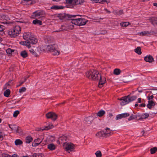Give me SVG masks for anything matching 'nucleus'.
Returning <instances> with one entry per match:
<instances>
[{"mask_svg":"<svg viewBox=\"0 0 157 157\" xmlns=\"http://www.w3.org/2000/svg\"><path fill=\"white\" fill-rule=\"evenodd\" d=\"M86 77L92 80H99L98 86L101 87L106 81L104 77H102L98 72L95 70H90L86 73Z\"/></svg>","mask_w":157,"mask_h":157,"instance_id":"nucleus-1","label":"nucleus"},{"mask_svg":"<svg viewBox=\"0 0 157 157\" xmlns=\"http://www.w3.org/2000/svg\"><path fill=\"white\" fill-rule=\"evenodd\" d=\"M23 37L27 41H21L20 42V44L22 45L26 46L29 48L31 47V44H34L37 42V39L34 37L32 33L30 32L25 33L23 34Z\"/></svg>","mask_w":157,"mask_h":157,"instance_id":"nucleus-2","label":"nucleus"},{"mask_svg":"<svg viewBox=\"0 0 157 157\" xmlns=\"http://www.w3.org/2000/svg\"><path fill=\"white\" fill-rule=\"evenodd\" d=\"M136 98L137 97L136 96L131 97L128 95L126 97H124L121 98L119 99V100L122 101L120 103L121 105H124L135 100Z\"/></svg>","mask_w":157,"mask_h":157,"instance_id":"nucleus-3","label":"nucleus"},{"mask_svg":"<svg viewBox=\"0 0 157 157\" xmlns=\"http://www.w3.org/2000/svg\"><path fill=\"white\" fill-rule=\"evenodd\" d=\"M21 31V27L19 25H17L13 29H10L8 34L11 37H15L19 35Z\"/></svg>","mask_w":157,"mask_h":157,"instance_id":"nucleus-4","label":"nucleus"},{"mask_svg":"<svg viewBox=\"0 0 157 157\" xmlns=\"http://www.w3.org/2000/svg\"><path fill=\"white\" fill-rule=\"evenodd\" d=\"M63 147L64 149L69 153L72 151L74 149V145L70 142L64 143Z\"/></svg>","mask_w":157,"mask_h":157,"instance_id":"nucleus-5","label":"nucleus"},{"mask_svg":"<svg viewBox=\"0 0 157 157\" xmlns=\"http://www.w3.org/2000/svg\"><path fill=\"white\" fill-rule=\"evenodd\" d=\"M45 15L44 12L41 10L36 11L33 13L32 15V17L33 18H40L44 17Z\"/></svg>","mask_w":157,"mask_h":157,"instance_id":"nucleus-6","label":"nucleus"},{"mask_svg":"<svg viewBox=\"0 0 157 157\" xmlns=\"http://www.w3.org/2000/svg\"><path fill=\"white\" fill-rule=\"evenodd\" d=\"M67 4L72 5L81 4L84 2V0H66Z\"/></svg>","mask_w":157,"mask_h":157,"instance_id":"nucleus-7","label":"nucleus"},{"mask_svg":"<svg viewBox=\"0 0 157 157\" xmlns=\"http://www.w3.org/2000/svg\"><path fill=\"white\" fill-rule=\"evenodd\" d=\"M46 117L48 118H50L53 120H56L57 117V115L54 113L49 112L46 114Z\"/></svg>","mask_w":157,"mask_h":157,"instance_id":"nucleus-8","label":"nucleus"},{"mask_svg":"<svg viewBox=\"0 0 157 157\" xmlns=\"http://www.w3.org/2000/svg\"><path fill=\"white\" fill-rule=\"evenodd\" d=\"M65 27L66 28H62V29H59L56 30L55 32H59L61 31H67L69 29H72L74 27V26L72 25L65 24Z\"/></svg>","mask_w":157,"mask_h":157,"instance_id":"nucleus-9","label":"nucleus"},{"mask_svg":"<svg viewBox=\"0 0 157 157\" xmlns=\"http://www.w3.org/2000/svg\"><path fill=\"white\" fill-rule=\"evenodd\" d=\"M105 137L109 136L111 135L112 134V131L110 130V129L108 128H106L103 130Z\"/></svg>","mask_w":157,"mask_h":157,"instance_id":"nucleus-10","label":"nucleus"},{"mask_svg":"<svg viewBox=\"0 0 157 157\" xmlns=\"http://www.w3.org/2000/svg\"><path fill=\"white\" fill-rule=\"evenodd\" d=\"M53 128V124L51 123H48L46 124V125L42 127L41 129L42 131L48 130Z\"/></svg>","mask_w":157,"mask_h":157,"instance_id":"nucleus-11","label":"nucleus"},{"mask_svg":"<svg viewBox=\"0 0 157 157\" xmlns=\"http://www.w3.org/2000/svg\"><path fill=\"white\" fill-rule=\"evenodd\" d=\"M129 115V114L128 113H122L117 115L116 117V120H118L123 118L126 117Z\"/></svg>","mask_w":157,"mask_h":157,"instance_id":"nucleus-12","label":"nucleus"},{"mask_svg":"<svg viewBox=\"0 0 157 157\" xmlns=\"http://www.w3.org/2000/svg\"><path fill=\"white\" fill-rule=\"evenodd\" d=\"M144 59L146 62H148L149 63H151L154 60L152 56L151 55L147 56H145L144 58Z\"/></svg>","mask_w":157,"mask_h":157,"instance_id":"nucleus-13","label":"nucleus"},{"mask_svg":"<svg viewBox=\"0 0 157 157\" xmlns=\"http://www.w3.org/2000/svg\"><path fill=\"white\" fill-rule=\"evenodd\" d=\"M87 21V20L86 19L79 18V25H84L86 24Z\"/></svg>","mask_w":157,"mask_h":157,"instance_id":"nucleus-14","label":"nucleus"},{"mask_svg":"<svg viewBox=\"0 0 157 157\" xmlns=\"http://www.w3.org/2000/svg\"><path fill=\"white\" fill-rule=\"evenodd\" d=\"M96 136L99 138H101L102 137H105V136L104 135L103 130L98 132L96 134Z\"/></svg>","mask_w":157,"mask_h":157,"instance_id":"nucleus-15","label":"nucleus"},{"mask_svg":"<svg viewBox=\"0 0 157 157\" xmlns=\"http://www.w3.org/2000/svg\"><path fill=\"white\" fill-rule=\"evenodd\" d=\"M155 105V103L153 100L148 101L147 107L149 109H151L152 106H154Z\"/></svg>","mask_w":157,"mask_h":157,"instance_id":"nucleus-16","label":"nucleus"},{"mask_svg":"<svg viewBox=\"0 0 157 157\" xmlns=\"http://www.w3.org/2000/svg\"><path fill=\"white\" fill-rule=\"evenodd\" d=\"M47 147L50 150L52 151L55 150L56 148V147L54 144H50L48 145Z\"/></svg>","mask_w":157,"mask_h":157,"instance_id":"nucleus-17","label":"nucleus"},{"mask_svg":"<svg viewBox=\"0 0 157 157\" xmlns=\"http://www.w3.org/2000/svg\"><path fill=\"white\" fill-rule=\"evenodd\" d=\"M20 55L23 58H26L28 56V53L25 50L21 51L20 52Z\"/></svg>","mask_w":157,"mask_h":157,"instance_id":"nucleus-18","label":"nucleus"},{"mask_svg":"<svg viewBox=\"0 0 157 157\" xmlns=\"http://www.w3.org/2000/svg\"><path fill=\"white\" fill-rule=\"evenodd\" d=\"M150 20L153 25H157V18L151 17L150 18Z\"/></svg>","mask_w":157,"mask_h":157,"instance_id":"nucleus-19","label":"nucleus"},{"mask_svg":"<svg viewBox=\"0 0 157 157\" xmlns=\"http://www.w3.org/2000/svg\"><path fill=\"white\" fill-rule=\"evenodd\" d=\"M55 45H48L47 46V50L51 52V51H52L55 48Z\"/></svg>","mask_w":157,"mask_h":157,"instance_id":"nucleus-20","label":"nucleus"},{"mask_svg":"<svg viewBox=\"0 0 157 157\" xmlns=\"http://www.w3.org/2000/svg\"><path fill=\"white\" fill-rule=\"evenodd\" d=\"M79 18L74 19L71 20V22L72 24L76 25H79Z\"/></svg>","mask_w":157,"mask_h":157,"instance_id":"nucleus-21","label":"nucleus"},{"mask_svg":"<svg viewBox=\"0 0 157 157\" xmlns=\"http://www.w3.org/2000/svg\"><path fill=\"white\" fill-rule=\"evenodd\" d=\"M33 140V139L30 136H27L25 138V142L28 144L30 143Z\"/></svg>","mask_w":157,"mask_h":157,"instance_id":"nucleus-22","label":"nucleus"},{"mask_svg":"<svg viewBox=\"0 0 157 157\" xmlns=\"http://www.w3.org/2000/svg\"><path fill=\"white\" fill-rule=\"evenodd\" d=\"M52 54L54 56H58L59 54V52L55 48L52 51H51Z\"/></svg>","mask_w":157,"mask_h":157,"instance_id":"nucleus-23","label":"nucleus"},{"mask_svg":"<svg viewBox=\"0 0 157 157\" xmlns=\"http://www.w3.org/2000/svg\"><path fill=\"white\" fill-rule=\"evenodd\" d=\"M33 23L34 25H42V21H41L38 20L37 19L33 20Z\"/></svg>","mask_w":157,"mask_h":157,"instance_id":"nucleus-24","label":"nucleus"},{"mask_svg":"<svg viewBox=\"0 0 157 157\" xmlns=\"http://www.w3.org/2000/svg\"><path fill=\"white\" fill-rule=\"evenodd\" d=\"M63 8V7L62 6H58L56 5L53 6L51 7V9L55 10L61 9Z\"/></svg>","mask_w":157,"mask_h":157,"instance_id":"nucleus-25","label":"nucleus"},{"mask_svg":"<svg viewBox=\"0 0 157 157\" xmlns=\"http://www.w3.org/2000/svg\"><path fill=\"white\" fill-rule=\"evenodd\" d=\"M10 94V91L9 89L6 90L4 93V96L6 97H9Z\"/></svg>","mask_w":157,"mask_h":157,"instance_id":"nucleus-26","label":"nucleus"},{"mask_svg":"<svg viewBox=\"0 0 157 157\" xmlns=\"http://www.w3.org/2000/svg\"><path fill=\"white\" fill-rule=\"evenodd\" d=\"M121 71L120 69L118 68L115 69L113 71V74L116 75H118L120 74Z\"/></svg>","mask_w":157,"mask_h":157,"instance_id":"nucleus-27","label":"nucleus"},{"mask_svg":"<svg viewBox=\"0 0 157 157\" xmlns=\"http://www.w3.org/2000/svg\"><path fill=\"white\" fill-rule=\"evenodd\" d=\"M9 127L13 130L16 131L18 126L15 124H9Z\"/></svg>","mask_w":157,"mask_h":157,"instance_id":"nucleus-28","label":"nucleus"},{"mask_svg":"<svg viewBox=\"0 0 157 157\" xmlns=\"http://www.w3.org/2000/svg\"><path fill=\"white\" fill-rule=\"evenodd\" d=\"M141 49L140 47H138L136 48L134 50L135 52L139 55H140L141 54Z\"/></svg>","mask_w":157,"mask_h":157,"instance_id":"nucleus-29","label":"nucleus"},{"mask_svg":"<svg viewBox=\"0 0 157 157\" xmlns=\"http://www.w3.org/2000/svg\"><path fill=\"white\" fill-rule=\"evenodd\" d=\"M150 33V32L149 31H144L140 33L139 34L140 35L144 36L145 35H149Z\"/></svg>","mask_w":157,"mask_h":157,"instance_id":"nucleus-30","label":"nucleus"},{"mask_svg":"<svg viewBox=\"0 0 157 157\" xmlns=\"http://www.w3.org/2000/svg\"><path fill=\"white\" fill-rule=\"evenodd\" d=\"M93 120V118L90 117H86L85 119V120L86 122H88V123L91 122Z\"/></svg>","mask_w":157,"mask_h":157,"instance_id":"nucleus-31","label":"nucleus"},{"mask_svg":"<svg viewBox=\"0 0 157 157\" xmlns=\"http://www.w3.org/2000/svg\"><path fill=\"white\" fill-rule=\"evenodd\" d=\"M105 113V112L104 110H101L99 111L97 113L98 116L99 117H101L103 116Z\"/></svg>","mask_w":157,"mask_h":157,"instance_id":"nucleus-32","label":"nucleus"},{"mask_svg":"<svg viewBox=\"0 0 157 157\" xmlns=\"http://www.w3.org/2000/svg\"><path fill=\"white\" fill-rule=\"evenodd\" d=\"M120 25L122 27H126L129 25V23L128 22H123L120 23Z\"/></svg>","mask_w":157,"mask_h":157,"instance_id":"nucleus-33","label":"nucleus"},{"mask_svg":"<svg viewBox=\"0 0 157 157\" xmlns=\"http://www.w3.org/2000/svg\"><path fill=\"white\" fill-rule=\"evenodd\" d=\"M150 152L151 154H154L157 151V147H154L151 148L150 150Z\"/></svg>","mask_w":157,"mask_h":157,"instance_id":"nucleus-34","label":"nucleus"},{"mask_svg":"<svg viewBox=\"0 0 157 157\" xmlns=\"http://www.w3.org/2000/svg\"><path fill=\"white\" fill-rule=\"evenodd\" d=\"M149 114L147 113H144L142 114L141 116V118L142 119H146L149 117Z\"/></svg>","mask_w":157,"mask_h":157,"instance_id":"nucleus-35","label":"nucleus"},{"mask_svg":"<svg viewBox=\"0 0 157 157\" xmlns=\"http://www.w3.org/2000/svg\"><path fill=\"white\" fill-rule=\"evenodd\" d=\"M15 143L16 145H20L22 144V142L20 139H17L15 141Z\"/></svg>","mask_w":157,"mask_h":157,"instance_id":"nucleus-36","label":"nucleus"},{"mask_svg":"<svg viewBox=\"0 0 157 157\" xmlns=\"http://www.w3.org/2000/svg\"><path fill=\"white\" fill-rule=\"evenodd\" d=\"M26 90V88L25 87H22L19 89V92L21 94H22L25 92Z\"/></svg>","mask_w":157,"mask_h":157,"instance_id":"nucleus-37","label":"nucleus"},{"mask_svg":"<svg viewBox=\"0 0 157 157\" xmlns=\"http://www.w3.org/2000/svg\"><path fill=\"white\" fill-rule=\"evenodd\" d=\"M6 51L7 54H8V55H10L11 54L12 52H14V50L10 48H9L6 50Z\"/></svg>","mask_w":157,"mask_h":157,"instance_id":"nucleus-38","label":"nucleus"},{"mask_svg":"<svg viewBox=\"0 0 157 157\" xmlns=\"http://www.w3.org/2000/svg\"><path fill=\"white\" fill-rule=\"evenodd\" d=\"M95 154L97 157H101V153L100 151H97L95 152Z\"/></svg>","mask_w":157,"mask_h":157,"instance_id":"nucleus-39","label":"nucleus"},{"mask_svg":"<svg viewBox=\"0 0 157 157\" xmlns=\"http://www.w3.org/2000/svg\"><path fill=\"white\" fill-rule=\"evenodd\" d=\"M67 140V137L64 136H63L60 137L59 139V140H61L62 142H64L65 141H66Z\"/></svg>","mask_w":157,"mask_h":157,"instance_id":"nucleus-40","label":"nucleus"},{"mask_svg":"<svg viewBox=\"0 0 157 157\" xmlns=\"http://www.w3.org/2000/svg\"><path fill=\"white\" fill-rule=\"evenodd\" d=\"M137 118V117L136 115H132L130 117L128 118V120L129 121L134 119Z\"/></svg>","mask_w":157,"mask_h":157,"instance_id":"nucleus-41","label":"nucleus"},{"mask_svg":"<svg viewBox=\"0 0 157 157\" xmlns=\"http://www.w3.org/2000/svg\"><path fill=\"white\" fill-rule=\"evenodd\" d=\"M15 131L17 133L19 134H21L22 133V132L21 129L18 127H17V129H16Z\"/></svg>","mask_w":157,"mask_h":157,"instance_id":"nucleus-42","label":"nucleus"},{"mask_svg":"<svg viewBox=\"0 0 157 157\" xmlns=\"http://www.w3.org/2000/svg\"><path fill=\"white\" fill-rule=\"evenodd\" d=\"M19 114V111L18 110H16L14 112L13 114V116L14 117H17V115Z\"/></svg>","mask_w":157,"mask_h":157,"instance_id":"nucleus-43","label":"nucleus"},{"mask_svg":"<svg viewBox=\"0 0 157 157\" xmlns=\"http://www.w3.org/2000/svg\"><path fill=\"white\" fill-rule=\"evenodd\" d=\"M34 141L38 144L39 145L42 141V140L40 138H37L34 140Z\"/></svg>","mask_w":157,"mask_h":157,"instance_id":"nucleus-44","label":"nucleus"},{"mask_svg":"<svg viewBox=\"0 0 157 157\" xmlns=\"http://www.w3.org/2000/svg\"><path fill=\"white\" fill-rule=\"evenodd\" d=\"M151 93L153 95H155L157 94V89H152L151 91Z\"/></svg>","mask_w":157,"mask_h":157,"instance_id":"nucleus-45","label":"nucleus"},{"mask_svg":"<svg viewBox=\"0 0 157 157\" xmlns=\"http://www.w3.org/2000/svg\"><path fill=\"white\" fill-rule=\"evenodd\" d=\"M48 43H50L53 41L52 38L51 37H48L47 38Z\"/></svg>","mask_w":157,"mask_h":157,"instance_id":"nucleus-46","label":"nucleus"},{"mask_svg":"<svg viewBox=\"0 0 157 157\" xmlns=\"http://www.w3.org/2000/svg\"><path fill=\"white\" fill-rule=\"evenodd\" d=\"M154 97V96L153 95L151 96H148L147 97V99L149 100V101L152 100L153 98Z\"/></svg>","mask_w":157,"mask_h":157,"instance_id":"nucleus-47","label":"nucleus"},{"mask_svg":"<svg viewBox=\"0 0 157 157\" xmlns=\"http://www.w3.org/2000/svg\"><path fill=\"white\" fill-rule=\"evenodd\" d=\"M6 157H19L18 155H17L14 154L12 155L11 156L10 155H8L6 156Z\"/></svg>","mask_w":157,"mask_h":157,"instance_id":"nucleus-48","label":"nucleus"},{"mask_svg":"<svg viewBox=\"0 0 157 157\" xmlns=\"http://www.w3.org/2000/svg\"><path fill=\"white\" fill-rule=\"evenodd\" d=\"M99 2H106L107 3L109 2V0H99Z\"/></svg>","mask_w":157,"mask_h":157,"instance_id":"nucleus-49","label":"nucleus"},{"mask_svg":"<svg viewBox=\"0 0 157 157\" xmlns=\"http://www.w3.org/2000/svg\"><path fill=\"white\" fill-rule=\"evenodd\" d=\"M32 145L33 146V147H36V146H38L39 145V144H38V143H37L34 141V142L32 143Z\"/></svg>","mask_w":157,"mask_h":157,"instance_id":"nucleus-50","label":"nucleus"},{"mask_svg":"<svg viewBox=\"0 0 157 157\" xmlns=\"http://www.w3.org/2000/svg\"><path fill=\"white\" fill-rule=\"evenodd\" d=\"M4 29V26L2 25H0V31H2Z\"/></svg>","mask_w":157,"mask_h":157,"instance_id":"nucleus-51","label":"nucleus"},{"mask_svg":"<svg viewBox=\"0 0 157 157\" xmlns=\"http://www.w3.org/2000/svg\"><path fill=\"white\" fill-rule=\"evenodd\" d=\"M24 82V81H23V80L22 79L21 81L19 82V84L17 86V87L19 86H21L22 84Z\"/></svg>","mask_w":157,"mask_h":157,"instance_id":"nucleus-52","label":"nucleus"},{"mask_svg":"<svg viewBox=\"0 0 157 157\" xmlns=\"http://www.w3.org/2000/svg\"><path fill=\"white\" fill-rule=\"evenodd\" d=\"M142 102V99L140 98H138L137 101L136 102V103H140Z\"/></svg>","mask_w":157,"mask_h":157,"instance_id":"nucleus-53","label":"nucleus"},{"mask_svg":"<svg viewBox=\"0 0 157 157\" xmlns=\"http://www.w3.org/2000/svg\"><path fill=\"white\" fill-rule=\"evenodd\" d=\"M139 106L140 107H145V104L144 103H142L139 105Z\"/></svg>","mask_w":157,"mask_h":157,"instance_id":"nucleus-54","label":"nucleus"},{"mask_svg":"<svg viewBox=\"0 0 157 157\" xmlns=\"http://www.w3.org/2000/svg\"><path fill=\"white\" fill-rule=\"evenodd\" d=\"M32 54L36 57H37L38 56L37 54L35 51Z\"/></svg>","mask_w":157,"mask_h":157,"instance_id":"nucleus-55","label":"nucleus"},{"mask_svg":"<svg viewBox=\"0 0 157 157\" xmlns=\"http://www.w3.org/2000/svg\"><path fill=\"white\" fill-rule=\"evenodd\" d=\"M29 52H30L32 54L35 51L34 50L32 49V48H31L29 50Z\"/></svg>","mask_w":157,"mask_h":157,"instance_id":"nucleus-56","label":"nucleus"},{"mask_svg":"<svg viewBox=\"0 0 157 157\" xmlns=\"http://www.w3.org/2000/svg\"><path fill=\"white\" fill-rule=\"evenodd\" d=\"M3 134L1 132H0V139H1L3 138Z\"/></svg>","mask_w":157,"mask_h":157,"instance_id":"nucleus-57","label":"nucleus"},{"mask_svg":"<svg viewBox=\"0 0 157 157\" xmlns=\"http://www.w3.org/2000/svg\"><path fill=\"white\" fill-rule=\"evenodd\" d=\"M29 77L28 76H26L24 77V80H23V81H24V82L26 80L27 78Z\"/></svg>","mask_w":157,"mask_h":157,"instance_id":"nucleus-58","label":"nucleus"},{"mask_svg":"<svg viewBox=\"0 0 157 157\" xmlns=\"http://www.w3.org/2000/svg\"><path fill=\"white\" fill-rule=\"evenodd\" d=\"M66 28V27H65V25H62L61 26V28H60L59 29H62V28Z\"/></svg>","mask_w":157,"mask_h":157,"instance_id":"nucleus-59","label":"nucleus"},{"mask_svg":"<svg viewBox=\"0 0 157 157\" xmlns=\"http://www.w3.org/2000/svg\"><path fill=\"white\" fill-rule=\"evenodd\" d=\"M123 13V11L122 10H120L119 11L118 15L121 14Z\"/></svg>","mask_w":157,"mask_h":157,"instance_id":"nucleus-60","label":"nucleus"},{"mask_svg":"<svg viewBox=\"0 0 157 157\" xmlns=\"http://www.w3.org/2000/svg\"><path fill=\"white\" fill-rule=\"evenodd\" d=\"M105 10L107 13H110V12L107 9H105Z\"/></svg>","mask_w":157,"mask_h":157,"instance_id":"nucleus-61","label":"nucleus"},{"mask_svg":"<svg viewBox=\"0 0 157 157\" xmlns=\"http://www.w3.org/2000/svg\"><path fill=\"white\" fill-rule=\"evenodd\" d=\"M153 5L157 7V3H153Z\"/></svg>","mask_w":157,"mask_h":157,"instance_id":"nucleus-62","label":"nucleus"},{"mask_svg":"<svg viewBox=\"0 0 157 157\" xmlns=\"http://www.w3.org/2000/svg\"><path fill=\"white\" fill-rule=\"evenodd\" d=\"M113 115L112 113H110L109 114V117H111Z\"/></svg>","mask_w":157,"mask_h":157,"instance_id":"nucleus-63","label":"nucleus"},{"mask_svg":"<svg viewBox=\"0 0 157 157\" xmlns=\"http://www.w3.org/2000/svg\"><path fill=\"white\" fill-rule=\"evenodd\" d=\"M138 103H136V104H135V107H137L138 106V104H137Z\"/></svg>","mask_w":157,"mask_h":157,"instance_id":"nucleus-64","label":"nucleus"}]
</instances>
